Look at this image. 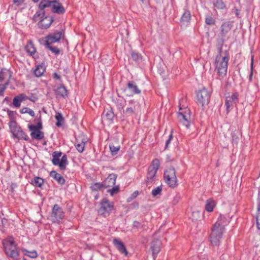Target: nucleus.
<instances>
[{
    "label": "nucleus",
    "instance_id": "nucleus-1",
    "mask_svg": "<svg viewBox=\"0 0 260 260\" xmlns=\"http://www.w3.org/2000/svg\"><path fill=\"white\" fill-rule=\"evenodd\" d=\"M52 7V12L58 14H63L65 9L62 5L56 0H42L39 5V11L34 15V19L37 17L44 16V10L46 8Z\"/></svg>",
    "mask_w": 260,
    "mask_h": 260
},
{
    "label": "nucleus",
    "instance_id": "nucleus-2",
    "mask_svg": "<svg viewBox=\"0 0 260 260\" xmlns=\"http://www.w3.org/2000/svg\"><path fill=\"white\" fill-rule=\"evenodd\" d=\"M229 60V51L226 50H223L222 47H220L215 61V71L219 76L224 77L226 74Z\"/></svg>",
    "mask_w": 260,
    "mask_h": 260
},
{
    "label": "nucleus",
    "instance_id": "nucleus-3",
    "mask_svg": "<svg viewBox=\"0 0 260 260\" xmlns=\"http://www.w3.org/2000/svg\"><path fill=\"white\" fill-rule=\"evenodd\" d=\"M225 217L223 216L220 215L218 218L217 221L213 226L212 232L210 234V241L213 245H217L222 237V234L225 229V224L222 220Z\"/></svg>",
    "mask_w": 260,
    "mask_h": 260
},
{
    "label": "nucleus",
    "instance_id": "nucleus-4",
    "mask_svg": "<svg viewBox=\"0 0 260 260\" xmlns=\"http://www.w3.org/2000/svg\"><path fill=\"white\" fill-rule=\"evenodd\" d=\"M160 166L159 160L156 158L152 160L147 169L145 182L147 185L155 183L157 180L156 173Z\"/></svg>",
    "mask_w": 260,
    "mask_h": 260
},
{
    "label": "nucleus",
    "instance_id": "nucleus-5",
    "mask_svg": "<svg viewBox=\"0 0 260 260\" xmlns=\"http://www.w3.org/2000/svg\"><path fill=\"white\" fill-rule=\"evenodd\" d=\"M62 154L61 151H54L52 153V162L53 165L58 166L60 170H64L68 164V157L66 154L61 156Z\"/></svg>",
    "mask_w": 260,
    "mask_h": 260
},
{
    "label": "nucleus",
    "instance_id": "nucleus-6",
    "mask_svg": "<svg viewBox=\"0 0 260 260\" xmlns=\"http://www.w3.org/2000/svg\"><path fill=\"white\" fill-rule=\"evenodd\" d=\"M164 179L166 183L171 188H175L178 185L176 172L173 167L168 168L164 172Z\"/></svg>",
    "mask_w": 260,
    "mask_h": 260
},
{
    "label": "nucleus",
    "instance_id": "nucleus-7",
    "mask_svg": "<svg viewBox=\"0 0 260 260\" xmlns=\"http://www.w3.org/2000/svg\"><path fill=\"white\" fill-rule=\"evenodd\" d=\"M11 77L9 71L5 69L0 71V96H4V91L9 84Z\"/></svg>",
    "mask_w": 260,
    "mask_h": 260
},
{
    "label": "nucleus",
    "instance_id": "nucleus-8",
    "mask_svg": "<svg viewBox=\"0 0 260 260\" xmlns=\"http://www.w3.org/2000/svg\"><path fill=\"white\" fill-rule=\"evenodd\" d=\"M4 245L7 255L14 259H17L19 253L14 240L7 241L4 242Z\"/></svg>",
    "mask_w": 260,
    "mask_h": 260
},
{
    "label": "nucleus",
    "instance_id": "nucleus-9",
    "mask_svg": "<svg viewBox=\"0 0 260 260\" xmlns=\"http://www.w3.org/2000/svg\"><path fill=\"white\" fill-rule=\"evenodd\" d=\"M9 126L13 138H17L18 140L23 139L25 141L29 140L28 136L22 131L21 127L18 125L17 122H12Z\"/></svg>",
    "mask_w": 260,
    "mask_h": 260
},
{
    "label": "nucleus",
    "instance_id": "nucleus-10",
    "mask_svg": "<svg viewBox=\"0 0 260 260\" xmlns=\"http://www.w3.org/2000/svg\"><path fill=\"white\" fill-rule=\"evenodd\" d=\"M210 96V92L205 88H202L197 92V103L201 105L203 109H204L205 106L209 104Z\"/></svg>",
    "mask_w": 260,
    "mask_h": 260
},
{
    "label": "nucleus",
    "instance_id": "nucleus-11",
    "mask_svg": "<svg viewBox=\"0 0 260 260\" xmlns=\"http://www.w3.org/2000/svg\"><path fill=\"white\" fill-rule=\"evenodd\" d=\"M64 31L63 29L50 34L45 38V45H51L55 42H58L61 38L64 37Z\"/></svg>",
    "mask_w": 260,
    "mask_h": 260
},
{
    "label": "nucleus",
    "instance_id": "nucleus-12",
    "mask_svg": "<svg viewBox=\"0 0 260 260\" xmlns=\"http://www.w3.org/2000/svg\"><path fill=\"white\" fill-rule=\"evenodd\" d=\"M113 208V204L105 199L103 200L100 203V208L98 210V213L105 217L109 215Z\"/></svg>",
    "mask_w": 260,
    "mask_h": 260
},
{
    "label": "nucleus",
    "instance_id": "nucleus-13",
    "mask_svg": "<svg viewBox=\"0 0 260 260\" xmlns=\"http://www.w3.org/2000/svg\"><path fill=\"white\" fill-rule=\"evenodd\" d=\"M39 17L42 18L41 20L38 22V26L41 29H46L48 28L53 22L54 20V18L53 17H50L48 16H46L45 11H44V16H39ZM37 17L36 18V20L34 19V21H37ZM34 19V18H33Z\"/></svg>",
    "mask_w": 260,
    "mask_h": 260
},
{
    "label": "nucleus",
    "instance_id": "nucleus-14",
    "mask_svg": "<svg viewBox=\"0 0 260 260\" xmlns=\"http://www.w3.org/2000/svg\"><path fill=\"white\" fill-rule=\"evenodd\" d=\"M178 118L180 122L188 128L191 121L190 115L188 109H185L183 112H178Z\"/></svg>",
    "mask_w": 260,
    "mask_h": 260
},
{
    "label": "nucleus",
    "instance_id": "nucleus-15",
    "mask_svg": "<svg viewBox=\"0 0 260 260\" xmlns=\"http://www.w3.org/2000/svg\"><path fill=\"white\" fill-rule=\"evenodd\" d=\"M64 216L62 209L57 204H55L52 209L51 217L56 221L61 220Z\"/></svg>",
    "mask_w": 260,
    "mask_h": 260
},
{
    "label": "nucleus",
    "instance_id": "nucleus-16",
    "mask_svg": "<svg viewBox=\"0 0 260 260\" xmlns=\"http://www.w3.org/2000/svg\"><path fill=\"white\" fill-rule=\"evenodd\" d=\"M29 130L31 132L30 136L32 139L42 140L44 138V133L41 130L38 129L34 124L29 125Z\"/></svg>",
    "mask_w": 260,
    "mask_h": 260
},
{
    "label": "nucleus",
    "instance_id": "nucleus-17",
    "mask_svg": "<svg viewBox=\"0 0 260 260\" xmlns=\"http://www.w3.org/2000/svg\"><path fill=\"white\" fill-rule=\"evenodd\" d=\"M238 102V94L237 93H233L231 95L226 97L225 105L228 112L230 108L233 106V104H236Z\"/></svg>",
    "mask_w": 260,
    "mask_h": 260
},
{
    "label": "nucleus",
    "instance_id": "nucleus-18",
    "mask_svg": "<svg viewBox=\"0 0 260 260\" xmlns=\"http://www.w3.org/2000/svg\"><path fill=\"white\" fill-rule=\"evenodd\" d=\"M113 244L116 249L121 253L127 255L128 252L126 250V247L124 243L119 239L114 238L113 240Z\"/></svg>",
    "mask_w": 260,
    "mask_h": 260
},
{
    "label": "nucleus",
    "instance_id": "nucleus-19",
    "mask_svg": "<svg viewBox=\"0 0 260 260\" xmlns=\"http://www.w3.org/2000/svg\"><path fill=\"white\" fill-rule=\"evenodd\" d=\"M233 27L232 21H225L222 23L220 27V34L222 37H225Z\"/></svg>",
    "mask_w": 260,
    "mask_h": 260
},
{
    "label": "nucleus",
    "instance_id": "nucleus-20",
    "mask_svg": "<svg viewBox=\"0 0 260 260\" xmlns=\"http://www.w3.org/2000/svg\"><path fill=\"white\" fill-rule=\"evenodd\" d=\"M161 241L158 239L153 240L151 243V249L153 258L156 256L160 250Z\"/></svg>",
    "mask_w": 260,
    "mask_h": 260
},
{
    "label": "nucleus",
    "instance_id": "nucleus-21",
    "mask_svg": "<svg viewBox=\"0 0 260 260\" xmlns=\"http://www.w3.org/2000/svg\"><path fill=\"white\" fill-rule=\"evenodd\" d=\"M117 175L115 174H109L107 178L103 182L104 188H108L115 185Z\"/></svg>",
    "mask_w": 260,
    "mask_h": 260
},
{
    "label": "nucleus",
    "instance_id": "nucleus-22",
    "mask_svg": "<svg viewBox=\"0 0 260 260\" xmlns=\"http://www.w3.org/2000/svg\"><path fill=\"white\" fill-rule=\"evenodd\" d=\"M127 87L131 94H126L127 96H131L135 94H139L141 92V90L139 89L136 83L134 81H129L127 83Z\"/></svg>",
    "mask_w": 260,
    "mask_h": 260
},
{
    "label": "nucleus",
    "instance_id": "nucleus-23",
    "mask_svg": "<svg viewBox=\"0 0 260 260\" xmlns=\"http://www.w3.org/2000/svg\"><path fill=\"white\" fill-rule=\"evenodd\" d=\"M54 91L57 97H62L64 98L67 96L68 94V91L66 87L62 84L58 85Z\"/></svg>",
    "mask_w": 260,
    "mask_h": 260
},
{
    "label": "nucleus",
    "instance_id": "nucleus-24",
    "mask_svg": "<svg viewBox=\"0 0 260 260\" xmlns=\"http://www.w3.org/2000/svg\"><path fill=\"white\" fill-rule=\"evenodd\" d=\"M191 14L190 11L185 10L180 19L181 25L183 26H187L189 24Z\"/></svg>",
    "mask_w": 260,
    "mask_h": 260
},
{
    "label": "nucleus",
    "instance_id": "nucleus-25",
    "mask_svg": "<svg viewBox=\"0 0 260 260\" xmlns=\"http://www.w3.org/2000/svg\"><path fill=\"white\" fill-rule=\"evenodd\" d=\"M50 176L55 180L58 184L63 185L65 183L64 178L59 174L57 173L55 171H52L50 173Z\"/></svg>",
    "mask_w": 260,
    "mask_h": 260
},
{
    "label": "nucleus",
    "instance_id": "nucleus-26",
    "mask_svg": "<svg viewBox=\"0 0 260 260\" xmlns=\"http://www.w3.org/2000/svg\"><path fill=\"white\" fill-rule=\"evenodd\" d=\"M215 206V201L211 199H209L206 202L205 210L208 212H212Z\"/></svg>",
    "mask_w": 260,
    "mask_h": 260
},
{
    "label": "nucleus",
    "instance_id": "nucleus-27",
    "mask_svg": "<svg viewBox=\"0 0 260 260\" xmlns=\"http://www.w3.org/2000/svg\"><path fill=\"white\" fill-rule=\"evenodd\" d=\"M21 251L23 254L32 258H37L38 256L36 250L29 251L25 248H21Z\"/></svg>",
    "mask_w": 260,
    "mask_h": 260
},
{
    "label": "nucleus",
    "instance_id": "nucleus-28",
    "mask_svg": "<svg viewBox=\"0 0 260 260\" xmlns=\"http://www.w3.org/2000/svg\"><path fill=\"white\" fill-rule=\"evenodd\" d=\"M45 71V69L44 68L43 66L41 64H38L36 66V69L34 70V74L36 77H40L43 75Z\"/></svg>",
    "mask_w": 260,
    "mask_h": 260
},
{
    "label": "nucleus",
    "instance_id": "nucleus-29",
    "mask_svg": "<svg viewBox=\"0 0 260 260\" xmlns=\"http://www.w3.org/2000/svg\"><path fill=\"white\" fill-rule=\"evenodd\" d=\"M86 141L85 140H82L79 141L78 139H76L75 143V147L79 152H82L84 151L85 144Z\"/></svg>",
    "mask_w": 260,
    "mask_h": 260
},
{
    "label": "nucleus",
    "instance_id": "nucleus-30",
    "mask_svg": "<svg viewBox=\"0 0 260 260\" xmlns=\"http://www.w3.org/2000/svg\"><path fill=\"white\" fill-rule=\"evenodd\" d=\"M136 106L127 107L123 110V114L126 117L132 116L135 114Z\"/></svg>",
    "mask_w": 260,
    "mask_h": 260
},
{
    "label": "nucleus",
    "instance_id": "nucleus-31",
    "mask_svg": "<svg viewBox=\"0 0 260 260\" xmlns=\"http://www.w3.org/2000/svg\"><path fill=\"white\" fill-rule=\"evenodd\" d=\"M240 132L238 131H235L231 133L232 142L234 145H237L239 140Z\"/></svg>",
    "mask_w": 260,
    "mask_h": 260
},
{
    "label": "nucleus",
    "instance_id": "nucleus-32",
    "mask_svg": "<svg viewBox=\"0 0 260 260\" xmlns=\"http://www.w3.org/2000/svg\"><path fill=\"white\" fill-rule=\"evenodd\" d=\"M55 118L57 120L55 123L57 127L62 126L64 122V118L62 114L60 113L57 112L55 116Z\"/></svg>",
    "mask_w": 260,
    "mask_h": 260
},
{
    "label": "nucleus",
    "instance_id": "nucleus-33",
    "mask_svg": "<svg viewBox=\"0 0 260 260\" xmlns=\"http://www.w3.org/2000/svg\"><path fill=\"white\" fill-rule=\"evenodd\" d=\"M131 56L133 60L136 62H139L142 60V56L141 54L135 51L132 52Z\"/></svg>",
    "mask_w": 260,
    "mask_h": 260
},
{
    "label": "nucleus",
    "instance_id": "nucleus-34",
    "mask_svg": "<svg viewBox=\"0 0 260 260\" xmlns=\"http://www.w3.org/2000/svg\"><path fill=\"white\" fill-rule=\"evenodd\" d=\"M7 112L9 118H10V122L9 123V125L11 124L12 122H16V112L9 110H8Z\"/></svg>",
    "mask_w": 260,
    "mask_h": 260
},
{
    "label": "nucleus",
    "instance_id": "nucleus-35",
    "mask_svg": "<svg viewBox=\"0 0 260 260\" xmlns=\"http://www.w3.org/2000/svg\"><path fill=\"white\" fill-rule=\"evenodd\" d=\"M104 114L107 119L111 121L114 117V114L112 109L107 110H104Z\"/></svg>",
    "mask_w": 260,
    "mask_h": 260
},
{
    "label": "nucleus",
    "instance_id": "nucleus-36",
    "mask_svg": "<svg viewBox=\"0 0 260 260\" xmlns=\"http://www.w3.org/2000/svg\"><path fill=\"white\" fill-rule=\"evenodd\" d=\"M213 5L215 7L218 9H226V6L223 3L222 0H216L214 3Z\"/></svg>",
    "mask_w": 260,
    "mask_h": 260
},
{
    "label": "nucleus",
    "instance_id": "nucleus-37",
    "mask_svg": "<svg viewBox=\"0 0 260 260\" xmlns=\"http://www.w3.org/2000/svg\"><path fill=\"white\" fill-rule=\"evenodd\" d=\"M43 183L44 180L39 177H35L31 182V184L37 187H41Z\"/></svg>",
    "mask_w": 260,
    "mask_h": 260
},
{
    "label": "nucleus",
    "instance_id": "nucleus-38",
    "mask_svg": "<svg viewBox=\"0 0 260 260\" xmlns=\"http://www.w3.org/2000/svg\"><path fill=\"white\" fill-rule=\"evenodd\" d=\"M109 147L112 154L114 155L117 153V152L120 149V145L115 146L113 143H111L109 145Z\"/></svg>",
    "mask_w": 260,
    "mask_h": 260
},
{
    "label": "nucleus",
    "instance_id": "nucleus-39",
    "mask_svg": "<svg viewBox=\"0 0 260 260\" xmlns=\"http://www.w3.org/2000/svg\"><path fill=\"white\" fill-rule=\"evenodd\" d=\"M46 48L50 50L52 53L55 55H58L60 53V50L55 46H52L51 45H45Z\"/></svg>",
    "mask_w": 260,
    "mask_h": 260
},
{
    "label": "nucleus",
    "instance_id": "nucleus-40",
    "mask_svg": "<svg viewBox=\"0 0 260 260\" xmlns=\"http://www.w3.org/2000/svg\"><path fill=\"white\" fill-rule=\"evenodd\" d=\"M20 113L21 114L28 113L29 115H30L32 117L35 116L34 111L32 109H31L29 108H27V107H24V108H23L22 109H21Z\"/></svg>",
    "mask_w": 260,
    "mask_h": 260
},
{
    "label": "nucleus",
    "instance_id": "nucleus-41",
    "mask_svg": "<svg viewBox=\"0 0 260 260\" xmlns=\"http://www.w3.org/2000/svg\"><path fill=\"white\" fill-rule=\"evenodd\" d=\"M25 49L31 55H32L36 52V49L31 42L26 46Z\"/></svg>",
    "mask_w": 260,
    "mask_h": 260
},
{
    "label": "nucleus",
    "instance_id": "nucleus-42",
    "mask_svg": "<svg viewBox=\"0 0 260 260\" xmlns=\"http://www.w3.org/2000/svg\"><path fill=\"white\" fill-rule=\"evenodd\" d=\"M90 188L91 190H98L101 189L102 188H104V183L103 182L101 183H95L94 184H92Z\"/></svg>",
    "mask_w": 260,
    "mask_h": 260
},
{
    "label": "nucleus",
    "instance_id": "nucleus-43",
    "mask_svg": "<svg viewBox=\"0 0 260 260\" xmlns=\"http://www.w3.org/2000/svg\"><path fill=\"white\" fill-rule=\"evenodd\" d=\"M162 188L161 186H158L152 190V195L153 197H156L158 195H160Z\"/></svg>",
    "mask_w": 260,
    "mask_h": 260
},
{
    "label": "nucleus",
    "instance_id": "nucleus-44",
    "mask_svg": "<svg viewBox=\"0 0 260 260\" xmlns=\"http://www.w3.org/2000/svg\"><path fill=\"white\" fill-rule=\"evenodd\" d=\"M124 103L125 104V105H126V101H123L121 99H118L116 102V106L119 110H121L123 109Z\"/></svg>",
    "mask_w": 260,
    "mask_h": 260
},
{
    "label": "nucleus",
    "instance_id": "nucleus-45",
    "mask_svg": "<svg viewBox=\"0 0 260 260\" xmlns=\"http://www.w3.org/2000/svg\"><path fill=\"white\" fill-rule=\"evenodd\" d=\"M119 191V186H115L111 189L108 190L107 192H109L111 196H113L115 194L118 193Z\"/></svg>",
    "mask_w": 260,
    "mask_h": 260
},
{
    "label": "nucleus",
    "instance_id": "nucleus-46",
    "mask_svg": "<svg viewBox=\"0 0 260 260\" xmlns=\"http://www.w3.org/2000/svg\"><path fill=\"white\" fill-rule=\"evenodd\" d=\"M215 20L211 16L207 17L205 19V22L207 25H214L215 24Z\"/></svg>",
    "mask_w": 260,
    "mask_h": 260
},
{
    "label": "nucleus",
    "instance_id": "nucleus-47",
    "mask_svg": "<svg viewBox=\"0 0 260 260\" xmlns=\"http://www.w3.org/2000/svg\"><path fill=\"white\" fill-rule=\"evenodd\" d=\"M21 102L17 96H16L13 99V104L15 107H19Z\"/></svg>",
    "mask_w": 260,
    "mask_h": 260
},
{
    "label": "nucleus",
    "instance_id": "nucleus-48",
    "mask_svg": "<svg viewBox=\"0 0 260 260\" xmlns=\"http://www.w3.org/2000/svg\"><path fill=\"white\" fill-rule=\"evenodd\" d=\"M25 0H13V4L17 6H20L24 3Z\"/></svg>",
    "mask_w": 260,
    "mask_h": 260
},
{
    "label": "nucleus",
    "instance_id": "nucleus-49",
    "mask_svg": "<svg viewBox=\"0 0 260 260\" xmlns=\"http://www.w3.org/2000/svg\"><path fill=\"white\" fill-rule=\"evenodd\" d=\"M251 72L249 75V80H251L253 76V57L251 58V63H250Z\"/></svg>",
    "mask_w": 260,
    "mask_h": 260
},
{
    "label": "nucleus",
    "instance_id": "nucleus-50",
    "mask_svg": "<svg viewBox=\"0 0 260 260\" xmlns=\"http://www.w3.org/2000/svg\"><path fill=\"white\" fill-rule=\"evenodd\" d=\"M172 139H173V135L171 134L169 135L168 140L166 142L165 149H167L169 147V145Z\"/></svg>",
    "mask_w": 260,
    "mask_h": 260
},
{
    "label": "nucleus",
    "instance_id": "nucleus-51",
    "mask_svg": "<svg viewBox=\"0 0 260 260\" xmlns=\"http://www.w3.org/2000/svg\"><path fill=\"white\" fill-rule=\"evenodd\" d=\"M18 98L20 100L21 102L24 101L27 99H28L27 97L24 94H20L17 95Z\"/></svg>",
    "mask_w": 260,
    "mask_h": 260
},
{
    "label": "nucleus",
    "instance_id": "nucleus-52",
    "mask_svg": "<svg viewBox=\"0 0 260 260\" xmlns=\"http://www.w3.org/2000/svg\"><path fill=\"white\" fill-rule=\"evenodd\" d=\"M139 194V191L138 190L135 191L131 196L130 200H133L135 199Z\"/></svg>",
    "mask_w": 260,
    "mask_h": 260
},
{
    "label": "nucleus",
    "instance_id": "nucleus-53",
    "mask_svg": "<svg viewBox=\"0 0 260 260\" xmlns=\"http://www.w3.org/2000/svg\"><path fill=\"white\" fill-rule=\"evenodd\" d=\"M127 104L128 107L130 106H135V104L137 103V102L134 100H129L127 101Z\"/></svg>",
    "mask_w": 260,
    "mask_h": 260
},
{
    "label": "nucleus",
    "instance_id": "nucleus-54",
    "mask_svg": "<svg viewBox=\"0 0 260 260\" xmlns=\"http://www.w3.org/2000/svg\"><path fill=\"white\" fill-rule=\"evenodd\" d=\"M192 216L194 219L197 220L200 217V212L198 211L192 212Z\"/></svg>",
    "mask_w": 260,
    "mask_h": 260
},
{
    "label": "nucleus",
    "instance_id": "nucleus-55",
    "mask_svg": "<svg viewBox=\"0 0 260 260\" xmlns=\"http://www.w3.org/2000/svg\"><path fill=\"white\" fill-rule=\"evenodd\" d=\"M34 126L37 128L38 129L41 130L43 128V126L42 124L41 121H39L37 125H34Z\"/></svg>",
    "mask_w": 260,
    "mask_h": 260
},
{
    "label": "nucleus",
    "instance_id": "nucleus-56",
    "mask_svg": "<svg viewBox=\"0 0 260 260\" xmlns=\"http://www.w3.org/2000/svg\"><path fill=\"white\" fill-rule=\"evenodd\" d=\"M180 199V196L179 195H176L173 199V202L174 204H176L178 203Z\"/></svg>",
    "mask_w": 260,
    "mask_h": 260
},
{
    "label": "nucleus",
    "instance_id": "nucleus-57",
    "mask_svg": "<svg viewBox=\"0 0 260 260\" xmlns=\"http://www.w3.org/2000/svg\"><path fill=\"white\" fill-rule=\"evenodd\" d=\"M256 225L258 230H260V215L257 214L256 216Z\"/></svg>",
    "mask_w": 260,
    "mask_h": 260
},
{
    "label": "nucleus",
    "instance_id": "nucleus-58",
    "mask_svg": "<svg viewBox=\"0 0 260 260\" xmlns=\"http://www.w3.org/2000/svg\"><path fill=\"white\" fill-rule=\"evenodd\" d=\"M28 99H29L30 101H32L33 102H35L36 101H37L38 99V98L33 95V94H31V95L30 96V98H28Z\"/></svg>",
    "mask_w": 260,
    "mask_h": 260
},
{
    "label": "nucleus",
    "instance_id": "nucleus-59",
    "mask_svg": "<svg viewBox=\"0 0 260 260\" xmlns=\"http://www.w3.org/2000/svg\"><path fill=\"white\" fill-rule=\"evenodd\" d=\"M140 225L141 223L137 221H135L133 223V227L135 228L139 229L140 228Z\"/></svg>",
    "mask_w": 260,
    "mask_h": 260
},
{
    "label": "nucleus",
    "instance_id": "nucleus-60",
    "mask_svg": "<svg viewBox=\"0 0 260 260\" xmlns=\"http://www.w3.org/2000/svg\"><path fill=\"white\" fill-rule=\"evenodd\" d=\"M52 77L54 79H58V80H60V79H61L60 76L56 73H55L53 74Z\"/></svg>",
    "mask_w": 260,
    "mask_h": 260
},
{
    "label": "nucleus",
    "instance_id": "nucleus-61",
    "mask_svg": "<svg viewBox=\"0 0 260 260\" xmlns=\"http://www.w3.org/2000/svg\"><path fill=\"white\" fill-rule=\"evenodd\" d=\"M257 212H260V201L258 202Z\"/></svg>",
    "mask_w": 260,
    "mask_h": 260
},
{
    "label": "nucleus",
    "instance_id": "nucleus-62",
    "mask_svg": "<svg viewBox=\"0 0 260 260\" xmlns=\"http://www.w3.org/2000/svg\"><path fill=\"white\" fill-rule=\"evenodd\" d=\"M257 200H258V202L260 201V189H259V190L258 191Z\"/></svg>",
    "mask_w": 260,
    "mask_h": 260
},
{
    "label": "nucleus",
    "instance_id": "nucleus-63",
    "mask_svg": "<svg viewBox=\"0 0 260 260\" xmlns=\"http://www.w3.org/2000/svg\"><path fill=\"white\" fill-rule=\"evenodd\" d=\"M16 186V184L12 183L11 185V188L13 189V188Z\"/></svg>",
    "mask_w": 260,
    "mask_h": 260
},
{
    "label": "nucleus",
    "instance_id": "nucleus-64",
    "mask_svg": "<svg viewBox=\"0 0 260 260\" xmlns=\"http://www.w3.org/2000/svg\"><path fill=\"white\" fill-rule=\"evenodd\" d=\"M197 259H198L197 257H192L190 260H197Z\"/></svg>",
    "mask_w": 260,
    "mask_h": 260
}]
</instances>
